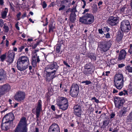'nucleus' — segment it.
I'll list each match as a JSON object with an SVG mask.
<instances>
[{
	"mask_svg": "<svg viewBox=\"0 0 132 132\" xmlns=\"http://www.w3.org/2000/svg\"><path fill=\"white\" fill-rule=\"evenodd\" d=\"M58 68L55 62H53L48 65L45 68L47 80L48 82L52 81V80L55 77V72Z\"/></svg>",
	"mask_w": 132,
	"mask_h": 132,
	"instance_id": "1",
	"label": "nucleus"
},
{
	"mask_svg": "<svg viewBox=\"0 0 132 132\" xmlns=\"http://www.w3.org/2000/svg\"><path fill=\"white\" fill-rule=\"evenodd\" d=\"M114 86L117 89H121L123 86L124 78L123 75L119 73H117L114 76Z\"/></svg>",
	"mask_w": 132,
	"mask_h": 132,
	"instance_id": "2",
	"label": "nucleus"
},
{
	"mask_svg": "<svg viewBox=\"0 0 132 132\" xmlns=\"http://www.w3.org/2000/svg\"><path fill=\"white\" fill-rule=\"evenodd\" d=\"M67 99L63 97H59L57 100L56 104L60 109L63 111L67 110L69 106Z\"/></svg>",
	"mask_w": 132,
	"mask_h": 132,
	"instance_id": "3",
	"label": "nucleus"
},
{
	"mask_svg": "<svg viewBox=\"0 0 132 132\" xmlns=\"http://www.w3.org/2000/svg\"><path fill=\"white\" fill-rule=\"evenodd\" d=\"M79 20L80 22L85 24H90L94 21V18L92 14L87 13L80 17Z\"/></svg>",
	"mask_w": 132,
	"mask_h": 132,
	"instance_id": "4",
	"label": "nucleus"
},
{
	"mask_svg": "<svg viewBox=\"0 0 132 132\" xmlns=\"http://www.w3.org/2000/svg\"><path fill=\"white\" fill-rule=\"evenodd\" d=\"M84 102L80 101L77 104H76L73 107V113L78 117H80L82 114V108L83 107Z\"/></svg>",
	"mask_w": 132,
	"mask_h": 132,
	"instance_id": "5",
	"label": "nucleus"
},
{
	"mask_svg": "<svg viewBox=\"0 0 132 132\" xmlns=\"http://www.w3.org/2000/svg\"><path fill=\"white\" fill-rule=\"evenodd\" d=\"M39 51V50H35L32 52L31 64L34 67H36L37 66V63H39L40 61L39 56L37 53Z\"/></svg>",
	"mask_w": 132,
	"mask_h": 132,
	"instance_id": "6",
	"label": "nucleus"
},
{
	"mask_svg": "<svg viewBox=\"0 0 132 132\" xmlns=\"http://www.w3.org/2000/svg\"><path fill=\"white\" fill-rule=\"evenodd\" d=\"M120 29L122 32H128L131 29V26L127 20L122 21L120 23Z\"/></svg>",
	"mask_w": 132,
	"mask_h": 132,
	"instance_id": "7",
	"label": "nucleus"
},
{
	"mask_svg": "<svg viewBox=\"0 0 132 132\" xmlns=\"http://www.w3.org/2000/svg\"><path fill=\"white\" fill-rule=\"evenodd\" d=\"M94 69L93 66L90 64H86L84 66L83 72L86 76H89L94 72Z\"/></svg>",
	"mask_w": 132,
	"mask_h": 132,
	"instance_id": "8",
	"label": "nucleus"
},
{
	"mask_svg": "<svg viewBox=\"0 0 132 132\" xmlns=\"http://www.w3.org/2000/svg\"><path fill=\"white\" fill-rule=\"evenodd\" d=\"M79 86L77 84L73 83L71 87L70 94L73 97H76L79 92Z\"/></svg>",
	"mask_w": 132,
	"mask_h": 132,
	"instance_id": "9",
	"label": "nucleus"
},
{
	"mask_svg": "<svg viewBox=\"0 0 132 132\" xmlns=\"http://www.w3.org/2000/svg\"><path fill=\"white\" fill-rule=\"evenodd\" d=\"M112 42V41L111 40L108 41H104L101 42V45H100L101 51L105 52L109 50L111 46Z\"/></svg>",
	"mask_w": 132,
	"mask_h": 132,
	"instance_id": "10",
	"label": "nucleus"
},
{
	"mask_svg": "<svg viewBox=\"0 0 132 132\" xmlns=\"http://www.w3.org/2000/svg\"><path fill=\"white\" fill-rule=\"evenodd\" d=\"M112 42V41L111 40L108 41H104L101 42V45H100L101 51L105 52L109 50L111 46Z\"/></svg>",
	"mask_w": 132,
	"mask_h": 132,
	"instance_id": "11",
	"label": "nucleus"
},
{
	"mask_svg": "<svg viewBox=\"0 0 132 132\" xmlns=\"http://www.w3.org/2000/svg\"><path fill=\"white\" fill-rule=\"evenodd\" d=\"M25 98V95L24 92L20 91L16 93L14 96L15 100L20 102L23 100Z\"/></svg>",
	"mask_w": 132,
	"mask_h": 132,
	"instance_id": "12",
	"label": "nucleus"
},
{
	"mask_svg": "<svg viewBox=\"0 0 132 132\" xmlns=\"http://www.w3.org/2000/svg\"><path fill=\"white\" fill-rule=\"evenodd\" d=\"M114 102L116 107L120 109L124 103V100L122 98L116 97L114 99Z\"/></svg>",
	"mask_w": 132,
	"mask_h": 132,
	"instance_id": "13",
	"label": "nucleus"
},
{
	"mask_svg": "<svg viewBox=\"0 0 132 132\" xmlns=\"http://www.w3.org/2000/svg\"><path fill=\"white\" fill-rule=\"evenodd\" d=\"M119 20V18L117 16H111L108 20V23L111 26L116 25Z\"/></svg>",
	"mask_w": 132,
	"mask_h": 132,
	"instance_id": "14",
	"label": "nucleus"
},
{
	"mask_svg": "<svg viewBox=\"0 0 132 132\" xmlns=\"http://www.w3.org/2000/svg\"><path fill=\"white\" fill-rule=\"evenodd\" d=\"M28 124L26 120V118L25 117H22L21 119L17 126L23 128H26L28 130L27 126Z\"/></svg>",
	"mask_w": 132,
	"mask_h": 132,
	"instance_id": "15",
	"label": "nucleus"
},
{
	"mask_svg": "<svg viewBox=\"0 0 132 132\" xmlns=\"http://www.w3.org/2000/svg\"><path fill=\"white\" fill-rule=\"evenodd\" d=\"M48 132H60V128L57 124L53 123L50 127Z\"/></svg>",
	"mask_w": 132,
	"mask_h": 132,
	"instance_id": "16",
	"label": "nucleus"
},
{
	"mask_svg": "<svg viewBox=\"0 0 132 132\" xmlns=\"http://www.w3.org/2000/svg\"><path fill=\"white\" fill-rule=\"evenodd\" d=\"M17 62L28 65L29 63V58L26 56H22L19 58Z\"/></svg>",
	"mask_w": 132,
	"mask_h": 132,
	"instance_id": "17",
	"label": "nucleus"
},
{
	"mask_svg": "<svg viewBox=\"0 0 132 132\" xmlns=\"http://www.w3.org/2000/svg\"><path fill=\"white\" fill-rule=\"evenodd\" d=\"M14 118L13 113H10L6 114L4 117L3 121L6 120V122H9V121H12Z\"/></svg>",
	"mask_w": 132,
	"mask_h": 132,
	"instance_id": "18",
	"label": "nucleus"
},
{
	"mask_svg": "<svg viewBox=\"0 0 132 132\" xmlns=\"http://www.w3.org/2000/svg\"><path fill=\"white\" fill-rule=\"evenodd\" d=\"M0 88L1 89V90L4 94L9 91L10 89V86L7 84L0 86Z\"/></svg>",
	"mask_w": 132,
	"mask_h": 132,
	"instance_id": "19",
	"label": "nucleus"
},
{
	"mask_svg": "<svg viewBox=\"0 0 132 132\" xmlns=\"http://www.w3.org/2000/svg\"><path fill=\"white\" fill-rule=\"evenodd\" d=\"M17 67L18 69L20 71L24 70L28 68L27 64H25L17 62Z\"/></svg>",
	"mask_w": 132,
	"mask_h": 132,
	"instance_id": "20",
	"label": "nucleus"
},
{
	"mask_svg": "<svg viewBox=\"0 0 132 132\" xmlns=\"http://www.w3.org/2000/svg\"><path fill=\"white\" fill-rule=\"evenodd\" d=\"M127 54L126 51L124 50H122L120 51L118 59L119 60H121L124 59Z\"/></svg>",
	"mask_w": 132,
	"mask_h": 132,
	"instance_id": "21",
	"label": "nucleus"
},
{
	"mask_svg": "<svg viewBox=\"0 0 132 132\" xmlns=\"http://www.w3.org/2000/svg\"><path fill=\"white\" fill-rule=\"evenodd\" d=\"M3 121H2V123L1 128L3 130L6 131L9 129V124L8 123V122L6 121L4 123H3Z\"/></svg>",
	"mask_w": 132,
	"mask_h": 132,
	"instance_id": "22",
	"label": "nucleus"
},
{
	"mask_svg": "<svg viewBox=\"0 0 132 132\" xmlns=\"http://www.w3.org/2000/svg\"><path fill=\"white\" fill-rule=\"evenodd\" d=\"M123 36V32H118L116 38V40L117 42L119 43H121Z\"/></svg>",
	"mask_w": 132,
	"mask_h": 132,
	"instance_id": "23",
	"label": "nucleus"
},
{
	"mask_svg": "<svg viewBox=\"0 0 132 132\" xmlns=\"http://www.w3.org/2000/svg\"><path fill=\"white\" fill-rule=\"evenodd\" d=\"M27 130L26 128H23L17 126L13 132H27Z\"/></svg>",
	"mask_w": 132,
	"mask_h": 132,
	"instance_id": "24",
	"label": "nucleus"
},
{
	"mask_svg": "<svg viewBox=\"0 0 132 132\" xmlns=\"http://www.w3.org/2000/svg\"><path fill=\"white\" fill-rule=\"evenodd\" d=\"M127 111H128L127 108L123 107L119 111V116L122 117L123 116H125Z\"/></svg>",
	"mask_w": 132,
	"mask_h": 132,
	"instance_id": "25",
	"label": "nucleus"
},
{
	"mask_svg": "<svg viewBox=\"0 0 132 132\" xmlns=\"http://www.w3.org/2000/svg\"><path fill=\"white\" fill-rule=\"evenodd\" d=\"M38 104L36 109V112H40L42 108V102L40 100H38Z\"/></svg>",
	"mask_w": 132,
	"mask_h": 132,
	"instance_id": "26",
	"label": "nucleus"
},
{
	"mask_svg": "<svg viewBox=\"0 0 132 132\" xmlns=\"http://www.w3.org/2000/svg\"><path fill=\"white\" fill-rule=\"evenodd\" d=\"M76 15L74 12H71L69 17L70 21L72 22H74L76 20Z\"/></svg>",
	"mask_w": 132,
	"mask_h": 132,
	"instance_id": "27",
	"label": "nucleus"
},
{
	"mask_svg": "<svg viewBox=\"0 0 132 132\" xmlns=\"http://www.w3.org/2000/svg\"><path fill=\"white\" fill-rule=\"evenodd\" d=\"M126 70L129 72H132V66L128 65L125 67Z\"/></svg>",
	"mask_w": 132,
	"mask_h": 132,
	"instance_id": "28",
	"label": "nucleus"
},
{
	"mask_svg": "<svg viewBox=\"0 0 132 132\" xmlns=\"http://www.w3.org/2000/svg\"><path fill=\"white\" fill-rule=\"evenodd\" d=\"M8 11V10H7V11H4L2 12L1 13V15L3 19H4L6 18Z\"/></svg>",
	"mask_w": 132,
	"mask_h": 132,
	"instance_id": "29",
	"label": "nucleus"
},
{
	"mask_svg": "<svg viewBox=\"0 0 132 132\" xmlns=\"http://www.w3.org/2000/svg\"><path fill=\"white\" fill-rule=\"evenodd\" d=\"M6 57V53L3 54L0 56V60L1 61L3 62L5 60Z\"/></svg>",
	"mask_w": 132,
	"mask_h": 132,
	"instance_id": "30",
	"label": "nucleus"
},
{
	"mask_svg": "<svg viewBox=\"0 0 132 132\" xmlns=\"http://www.w3.org/2000/svg\"><path fill=\"white\" fill-rule=\"evenodd\" d=\"M129 93L132 94V81L131 82L128 87Z\"/></svg>",
	"mask_w": 132,
	"mask_h": 132,
	"instance_id": "31",
	"label": "nucleus"
},
{
	"mask_svg": "<svg viewBox=\"0 0 132 132\" xmlns=\"http://www.w3.org/2000/svg\"><path fill=\"white\" fill-rule=\"evenodd\" d=\"M109 123L108 121L106 120H104L103 122V125L102 126V127L104 128L108 126Z\"/></svg>",
	"mask_w": 132,
	"mask_h": 132,
	"instance_id": "32",
	"label": "nucleus"
},
{
	"mask_svg": "<svg viewBox=\"0 0 132 132\" xmlns=\"http://www.w3.org/2000/svg\"><path fill=\"white\" fill-rule=\"evenodd\" d=\"M6 23H5L3 28L4 29V31L5 32H7L9 31V28Z\"/></svg>",
	"mask_w": 132,
	"mask_h": 132,
	"instance_id": "33",
	"label": "nucleus"
},
{
	"mask_svg": "<svg viewBox=\"0 0 132 132\" xmlns=\"http://www.w3.org/2000/svg\"><path fill=\"white\" fill-rule=\"evenodd\" d=\"M14 53L13 52H9L7 57L14 58Z\"/></svg>",
	"mask_w": 132,
	"mask_h": 132,
	"instance_id": "34",
	"label": "nucleus"
},
{
	"mask_svg": "<svg viewBox=\"0 0 132 132\" xmlns=\"http://www.w3.org/2000/svg\"><path fill=\"white\" fill-rule=\"evenodd\" d=\"M128 121L130 122L132 120V112L130 113L129 114L127 117Z\"/></svg>",
	"mask_w": 132,
	"mask_h": 132,
	"instance_id": "35",
	"label": "nucleus"
},
{
	"mask_svg": "<svg viewBox=\"0 0 132 132\" xmlns=\"http://www.w3.org/2000/svg\"><path fill=\"white\" fill-rule=\"evenodd\" d=\"M13 59L14 58L7 57V62H9L10 64L12 63L13 62Z\"/></svg>",
	"mask_w": 132,
	"mask_h": 132,
	"instance_id": "36",
	"label": "nucleus"
},
{
	"mask_svg": "<svg viewBox=\"0 0 132 132\" xmlns=\"http://www.w3.org/2000/svg\"><path fill=\"white\" fill-rule=\"evenodd\" d=\"M39 42H37L36 43L34 44L31 45L30 46L33 49H35L39 44Z\"/></svg>",
	"mask_w": 132,
	"mask_h": 132,
	"instance_id": "37",
	"label": "nucleus"
},
{
	"mask_svg": "<svg viewBox=\"0 0 132 132\" xmlns=\"http://www.w3.org/2000/svg\"><path fill=\"white\" fill-rule=\"evenodd\" d=\"M49 32H50L51 31H53V30L54 28V27L53 26L52 24H50L49 26Z\"/></svg>",
	"mask_w": 132,
	"mask_h": 132,
	"instance_id": "38",
	"label": "nucleus"
},
{
	"mask_svg": "<svg viewBox=\"0 0 132 132\" xmlns=\"http://www.w3.org/2000/svg\"><path fill=\"white\" fill-rule=\"evenodd\" d=\"M81 83L85 84V85H88L92 84V82L91 81L87 80L83 81L81 82Z\"/></svg>",
	"mask_w": 132,
	"mask_h": 132,
	"instance_id": "39",
	"label": "nucleus"
},
{
	"mask_svg": "<svg viewBox=\"0 0 132 132\" xmlns=\"http://www.w3.org/2000/svg\"><path fill=\"white\" fill-rule=\"evenodd\" d=\"M4 72V70L3 69H0V81L2 79V76L3 75Z\"/></svg>",
	"mask_w": 132,
	"mask_h": 132,
	"instance_id": "40",
	"label": "nucleus"
},
{
	"mask_svg": "<svg viewBox=\"0 0 132 132\" xmlns=\"http://www.w3.org/2000/svg\"><path fill=\"white\" fill-rule=\"evenodd\" d=\"M61 49V46L59 45H57L56 46V52L57 53H59Z\"/></svg>",
	"mask_w": 132,
	"mask_h": 132,
	"instance_id": "41",
	"label": "nucleus"
},
{
	"mask_svg": "<svg viewBox=\"0 0 132 132\" xmlns=\"http://www.w3.org/2000/svg\"><path fill=\"white\" fill-rule=\"evenodd\" d=\"M65 7V6L64 5H61L59 9V10L60 11L64 10Z\"/></svg>",
	"mask_w": 132,
	"mask_h": 132,
	"instance_id": "42",
	"label": "nucleus"
},
{
	"mask_svg": "<svg viewBox=\"0 0 132 132\" xmlns=\"http://www.w3.org/2000/svg\"><path fill=\"white\" fill-rule=\"evenodd\" d=\"M42 6H43V8L44 9L46 8V7L47 5L45 1H44L43 2L42 4Z\"/></svg>",
	"mask_w": 132,
	"mask_h": 132,
	"instance_id": "43",
	"label": "nucleus"
},
{
	"mask_svg": "<svg viewBox=\"0 0 132 132\" xmlns=\"http://www.w3.org/2000/svg\"><path fill=\"white\" fill-rule=\"evenodd\" d=\"M21 13L20 12H19V13L17 15V19L18 20H19L20 19V16H21Z\"/></svg>",
	"mask_w": 132,
	"mask_h": 132,
	"instance_id": "44",
	"label": "nucleus"
},
{
	"mask_svg": "<svg viewBox=\"0 0 132 132\" xmlns=\"http://www.w3.org/2000/svg\"><path fill=\"white\" fill-rule=\"evenodd\" d=\"M4 22L3 20L0 19V26L2 27L3 25Z\"/></svg>",
	"mask_w": 132,
	"mask_h": 132,
	"instance_id": "45",
	"label": "nucleus"
},
{
	"mask_svg": "<svg viewBox=\"0 0 132 132\" xmlns=\"http://www.w3.org/2000/svg\"><path fill=\"white\" fill-rule=\"evenodd\" d=\"M24 46H21L19 48V51L20 52H21L22 51V50L24 49Z\"/></svg>",
	"mask_w": 132,
	"mask_h": 132,
	"instance_id": "46",
	"label": "nucleus"
},
{
	"mask_svg": "<svg viewBox=\"0 0 132 132\" xmlns=\"http://www.w3.org/2000/svg\"><path fill=\"white\" fill-rule=\"evenodd\" d=\"M84 3V5L82 6V8L83 9H84L85 7V6L86 5V3L85 1L84 0H81Z\"/></svg>",
	"mask_w": 132,
	"mask_h": 132,
	"instance_id": "47",
	"label": "nucleus"
},
{
	"mask_svg": "<svg viewBox=\"0 0 132 132\" xmlns=\"http://www.w3.org/2000/svg\"><path fill=\"white\" fill-rule=\"evenodd\" d=\"M130 48L128 50V52L130 53V54H132V46L131 45H130Z\"/></svg>",
	"mask_w": 132,
	"mask_h": 132,
	"instance_id": "48",
	"label": "nucleus"
},
{
	"mask_svg": "<svg viewBox=\"0 0 132 132\" xmlns=\"http://www.w3.org/2000/svg\"><path fill=\"white\" fill-rule=\"evenodd\" d=\"M71 11V12H73L75 13L77 11L76 9V6L74 8H73L72 9Z\"/></svg>",
	"mask_w": 132,
	"mask_h": 132,
	"instance_id": "49",
	"label": "nucleus"
},
{
	"mask_svg": "<svg viewBox=\"0 0 132 132\" xmlns=\"http://www.w3.org/2000/svg\"><path fill=\"white\" fill-rule=\"evenodd\" d=\"M126 9V7L125 6H123L122 7L121 9L120 10V12H123L125 11V10Z\"/></svg>",
	"mask_w": 132,
	"mask_h": 132,
	"instance_id": "50",
	"label": "nucleus"
},
{
	"mask_svg": "<svg viewBox=\"0 0 132 132\" xmlns=\"http://www.w3.org/2000/svg\"><path fill=\"white\" fill-rule=\"evenodd\" d=\"M40 112H36V118L38 119V118H39L40 114Z\"/></svg>",
	"mask_w": 132,
	"mask_h": 132,
	"instance_id": "51",
	"label": "nucleus"
},
{
	"mask_svg": "<svg viewBox=\"0 0 132 132\" xmlns=\"http://www.w3.org/2000/svg\"><path fill=\"white\" fill-rule=\"evenodd\" d=\"M110 118L111 119H112L115 116V114L114 113H112L110 114Z\"/></svg>",
	"mask_w": 132,
	"mask_h": 132,
	"instance_id": "52",
	"label": "nucleus"
},
{
	"mask_svg": "<svg viewBox=\"0 0 132 132\" xmlns=\"http://www.w3.org/2000/svg\"><path fill=\"white\" fill-rule=\"evenodd\" d=\"M15 27L17 29L19 30H20V28L18 26V22L16 23L15 24Z\"/></svg>",
	"mask_w": 132,
	"mask_h": 132,
	"instance_id": "53",
	"label": "nucleus"
},
{
	"mask_svg": "<svg viewBox=\"0 0 132 132\" xmlns=\"http://www.w3.org/2000/svg\"><path fill=\"white\" fill-rule=\"evenodd\" d=\"M123 95L125 96L127 95H128L127 92V90H124L123 91Z\"/></svg>",
	"mask_w": 132,
	"mask_h": 132,
	"instance_id": "54",
	"label": "nucleus"
},
{
	"mask_svg": "<svg viewBox=\"0 0 132 132\" xmlns=\"http://www.w3.org/2000/svg\"><path fill=\"white\" fill-rule=\"evenodd\" d=\"M104 30L105 31L108 32L109 31V29L107 27H104Z\"/></svg>",
	"mask_w": 132,
	"mask_h": 132,
	"instance_id": "55",
	"label": "nucleus"
},
{
	"mask_svg": "<svg viewBox=\"0 0 132 132\" xmlns=\"http://www.w3.org/2000/svg\"><path fill=\"white\" fill-rule=\"evenodd\" d=\"M125 65L123 64H119L118 65V67L120 68H121L125 66Z\"/></svg>",
	"mask_w": 132,
	"mask_h": 132,
	"instance_id": "56",
	"label": "nucleus"
},
{
	"mask_svg": "<svg viewBox=\"0 0 132 132\" xmlns=\"http://www.w3.org/2000/svg\"><path fill=\"white\" fill-rule=\"evenodd\" d=\"M4 0H0V5H3L4 4Z\"/></svg>",
	"mask_w": 132,
	"mask_h": 132,
	"instance_id": "57",
	"label": "nucleus"
},
{
	"mask_svg": "<svg viewBox=\"0 0 132 132\" xmlns=\"http://www.w3.org/2000/svg\"><path fill=\"white\" fill-rule=\"evenodd\" d=\"M10 7L11 8V10L13 11H14V9L13 7L12 6V5L11 4H10Z\"/></svg>",
	"mask_w": 132,
	"mask_h": 132,
	"instance_id": "58",
	"label": "nucleus"
},
{
	"mask_svg": "<svg viewBox=\"0 0 132 132\" xmlns=\"http://www.w3.org/2000/svg\"><path fill=\"white\" fill-rule=\"evenodd\" d=\"M26 13L25 12L22 15L21 17V18L22 19H23L24 17L26 16Z\"/></svg>",
	"mask_w": 132,
	"mask_h": 132,
	"instance_id": "59",
	"label": "nucleus"
},
{
	"mask_svg": "<svg viewBox=\"0 0 132 132\" xmlns=\"http://www.w3.org/2000/svg\"><path fill=\"white\" fill-rule=\"evenodd\" d=\"M51 108L53 111H55V107L54 105H52L51 106Z\"/></svg>",
	"mask_w": 132,
	"mask_h": 132,
	"instance_id": "60",
	"label": "nucleus"
},
{
	"mask_svg": "<svg viewBox=\"0 0 132 132\" xmlns=\"http://www.w3.org/2000/svg\"><path fill=\"white\" fill-rule=\"evenodd\" d=\"M62 116V114L60 115H57L56 116V118H61Z\"/></svg>",
	"mask_w": 132,
	"mask_h": 132,
	"instance_id": "61",
	"label": "nucleus"
},
{
	"mask_svg": "<svg viewBox=\"0 0 132 132\" xmlns=\"http://www.w3.org/2000/svg\"><path fill=\"white\" fill-rule=\"evenodd\" d=\"M99 33L100 34H102L103 32V31L102 29H99L98 30Z\"/></svg>",
	"mask_w": 132,
	"mask_h": 132,
	"instance_id": "62",
	"label": "nucleus"
},
{
	"mask_svg": "<svg viewBox=\"0 0 132 132\" xmlns=\"http://www.w3.org/2000/svg\"><path fill=\"white\" fill-rule=\"evenodd\" d=\"M63 63L64 64L66 65L67 67H70V66L68 65V64L65 61L63 62Z\"/></svg>",
	"mask_w": 132,
	"mask_h": 132,
	"instance_id": "63",
	"label": "nucleus"
},
{
	"mask_svg": "<svg viewBox=\"0 0 132 132\" xmlns=\"http://www.w3.org/2000/svg\"><path fill=\"white\" fill-rule=\"evenodd\" d=\"M106 37L107 38H108L110 37V35L109 33H107L106 35Z\"/></svg>",
	"mask_w": 132,
	"mask_h": 132,
	"instance_id": "64",
	"label": "nucleus"
}]
</instances>
